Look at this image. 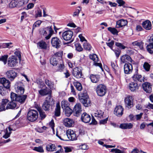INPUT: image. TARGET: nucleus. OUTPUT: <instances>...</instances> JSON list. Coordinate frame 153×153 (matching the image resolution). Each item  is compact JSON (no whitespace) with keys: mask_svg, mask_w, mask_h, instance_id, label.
Instances as JSON below:
<instances>
[{"mask_svg":"<svg viewBox=\"0 0 153 153\" xmlns=\"http://www.w3.org/2000/svg\"><path fill=\"white\" fill-rule=\"evenodd\" d=\"M17 0H12L9 3L8 7L10 8L17 7Z\"/></svg>","mask_w":153,"mask_h":153,"instance_id":"39","label":"nucleus"},{"mask_svg":"<svg viewBox=\"0 0 153 153\" xmlns=\"http://www.w3.org/2000/svg\"><path fill=\"white\" fill-rule=\"evenodd\" d=\"M83 46L84 48L87 51L91 50L92 48L90 44L87 42L84 43L83 44Z\"/></svg>","mask_w":153,"mask_h":153,"instance_id":"45","label":"nucleus"},{"mask_svg":"<svg viewBox=\"0 0 153 153\" xmlns=\"http://www.w3.org/2000/svg\"><path fill=\"white\" fill-rule=\"evenodd\" d=\"M81 121L85 123H89L91 120L90 116L86 112L83 113L81 115Z\"/></svg>","mask_w":153,"mask_h":153,"instance_id":"20","label":"nucleus"},{"mask_svg":"<svg viewBox=\"0 0 153 153\" xmlns=\"http://www.w3.org/2000/svg\"><path fill=\"white\" fill-rule=\"evenodd\" d=\"M138 71L137 69H136L135 72L132 76V78L134 82L141 85L142 82H144V78L142 77L141 75L138 74Z\"/></svg>","mask_w":153,"mask_h":153,"instance_id":"5","label":"nucleus"},{"mask_svg":"<svg viewBox=\"0 0 153 153\" xmlns=\"http://www.w3.org/2000/svg\"><path fill=\"white\" fill-rule=\"evenodd\" d=\"M64 67V65L63 64H60L57 67V70L58 71H62Z\"/></svg>","mask_w":153,"mask_h":153,"instance_id":"61","label":"nucleus"},{"mask_svg":"<svg viewBox=\"0 0 153 153\" xmlns=\"http://www.w3.org/2000/svg\"><path fill=\"white\" fill-rule=\"evenodd\" d=\"M61 114L60 106L59 103H57L56 108L54 111V117H58L60 116Z\"/></svg>","mask_w":153,"mask_h":153,"instance_id":"31","label":"nucleus"},{"mask_svg":"<svg viewBox=\"0 0 153 153\" xmlns=\"http://www.w3.org/2000/svg\"><path fill=\"white\" fill-rule=\"evenodd\" d=\"M115 45L116 46L119 48L121 49H124L126 48V47L122 44L119 42H116Z\"/></svg>","mask_w":153,"mask_h":153,"instance_id":"51","label":"nucleus"},{"mask_svg":"<svg viewBox=\"0 0 153 153\" xmlns=\"http://www.w3.org/2000/svg\"><path fill=\"white\" fill-rule=\"evenodd\" d=\"M22 83L21 82H17L15 85V90L17 95H22L25 91L24 88L22 86Z\"/></svg>","mask_w":153,"mask_h":153,"instance_id":"9","label":"nucleus"},{"mask_svg":"<svg viewBox=\"0 0 153 153\" xmlns=\"http://www.w3.org/2000/svg\"><path fill=\"white\" fill-rule=\"evenodd\" d=\"M140 85L138 83H136L135 82H130L128 85L129 89L133 92L136 91L139 88V87Z\"/></svg>","mask_w":153,"mask_h":153,"instance_id":"18","label":"nucleus"},{"mask_svg":"<svg viewBox=\"0 0 153 153\" xmlns=\"http://www.w3.org/2000/svg\"><path fill=\"white\" fill-rule=\"evenodd\" d=\"M132 66L131 63H125L124 66V72L125 74H130L132 72Z\"/></svg>","mask_w":153,"mask_h":153,"instance_id":"19","label":"nucleus"},{"mask_svg":"<svg viewBox=\"0 0 153 153\" xmlns=\"http://www.w3.org/2000/svg\"><path fill=\"white\" fill-rule=\"evenodd\" d=\"M140 152H142V153H146V152H143L141 150H139V149H137V148L134 149L132 151L131 153H139Z\"/></svg>","mask_w":153,"mask_h":153,"instance_id":"60","label":"nucleus"},{"mask_svg":"<svg viewBox=\"0 0 153 153\" xmlns=\"http://www.w3.org/2000/svg\"><path fill=\"white\" fill-rule=\"evenodd\" d=\"M142 87L143 90L147 93H150L152 91L151 85L149 82H144L142 85Z\"/></svg>","mask_w":153,"mask_h":153,"instance_id":"17","label":"nucleus"},{"mask_svg":"<svg viewBox=\"0 0 153 153\" xmlns=\"http://www.w3.org/2000/svg\"><path fill=\"white\" fill-rule=\"evenodd\" d=\"M0 83L3 84L5 88L7 89H9L10 87V82L7 79L5 78H0Z\"/></svg>","mask_w":153,"mask_h":153,"instance_id":"21","label":"nucleus"},{"mask_svg":"<svg viewBox=\"0 0 153 153\" xmlns=\"http://www.w3.org/2000/svg\"><path fill=\"white\" fill-rule=\"evenodd\" d=\"M143 27L146 30H149L152 28V24L150 21L147 20L142 23Z\"/></svg>","mask_w":153,"mask_h":153,"instance_id":"24","label":"nucleus"},{"mask_svg":"<svg viewBox=\"0 0 153 153\" xmlns=\"http://www.w3.org/2000/svg\"><path fill=\"white\" fill-rule=\"evenodd\" d=\"M14 101H13L11 100V101L7 105L6 107V109H13L16 107L17 108L16 103Z\"/></svg>","mask_w":153,"mask_h":153,"instance_id":"35","label":"nucleus"},{"mask_svg":"<svg viewBox=\"0 0 153 153\" xmlns=\"http://www.w3.org/2000/svg\"><path fill=\"white\" fill-rule=\"evenodd\" d=\"M99 76L98 75L91 74L90 76V79L93 83H97L99 81Z\"/></svg>","mask_w":153,"mask_h":153,"instance_id":"37","label":"nucleus"},{"mask_svg":"<svg viewBox=\"0 0 153 153\" xmlns=\"http://www.w3.org/2000/svg\"><path fill=\"white\" fill-rule=\"evenodd\" d=\"M6 77L10 80L12 81L16 77L17 73L13 70L8 71L6 72Z\"/></svg>","mask_w":153,"mask_h":153,"instance_id":"14","label":"nucleus"},{"mask_svg":"<svg viewBox=\"0 0 153 153\" xmlns=\"http://www.w3.org/2000/svg\"><path fill=\"white\" fill-rule=\"evenodd\" d=\"M42 16V11L40 9H38L37 10L36 13L35 14L36 17H40Z\"/></svg>","mask_w":153,"mask_h":153,"instance_id":"59","label":"nucleus"},{"mask_svg":"<svg viewBox=\"0 0 153 153\" xmlns=\"http://www.w3.org/2000/svg\"><path fill=\"white\" fill-rule=\"evenodd\" d=\"M38 117L37 111L34 109L30 110L27 113V119L30 122H34L37 119Z\"/></svg>","mask_w":153,"mask_h":153,"instance_id":"4","label":"nucleus"},{"mask_svg":"<svg viewBox=\"0 0 153 153\" xmlns=\"http://www.w3.org/2000/svg\"><path fill=\"white\" fill-rule=\"evenodd\" d=\"M73 84L78 91H80L82 90V85L80 83L77 82H74Z\"/></svg>","mask_w":153,"mask_h":153,"instance_id":"42","label":"nucleus"},{"mask_svg":"<svg viewBox=\"0 0 153 153\" xmlns=\"http://www.w3.org/2000/svg\"><path fill=\"white\" fill-rule=\"evenodd\" d=\"M8 56L7 55L2 56L0 57V61L3 62L4 64H6L7 62V60Z\"/></svg>","mask_w":153,"mask_h":153,"instance_id":"50","label":"nucleus"},{"mask_svg":"<svg viewBox=\"0 0 153 153\" xmlns=\"http://www.w3.org/2000/svg\"><path fill=\"white\" fill-rule=\"evenodd\" d=\"M45 83L50 89H55V85H54L53 82L49 80L48 79H45Z\"/></svg>","mask_w":153,"mask_h":153,"instance_id":"30","label":"nucleus"},{"mask_svg":"<svg viewBox=\"0 0 153 153\" xmlns=\"http://www.w3.org/2000/svg\"><path fill=\"white\" fill-rule=\"evenodd\" d=\"M58 58H56L55 56H53L50 59L51 64L53 66H56L58 63Z\"/></svg>","mask_w":153,"mask_h":153,"instance_id":"38","label":"nucleus"},{"mask_svg":"<svg viewBox=\"0 0 153 153\" xmlns=\"http://www.w3.org/2000/svg\"><path fill=\"white\" fill-rule=\"evenodd\" d=\"M125 106L128 109L131 108L133 106V99L131 96H128L125 99Z\"/></svg>","mask_w":153,"mask_h":153,"instance_id":"13","label":"nucleus"},{"mask_svg":"<svg viewBox=\"0 0 153 153\" xmlns=\"http://www.w3.org/2000/svg\"><path fill=\"white\" fill-rule=\"evenodd\" d=\"M24 4L22 0L18 1H17V7H21L23 6Z\"/></svg>","mask_w":153,"mask_h":153,"instance_id":"63","label":"nucleus"},{"mask_svg":"<svg viewBox=\"0 0 153 153\" xmlns=\"http://www.w3.org/2000/svg\"><path fill=\"white\" fill-rule=\"evenodd\" d=\"M51 91L47 87L45 89H41L39 91V94L42 96L46 95L48 94H51Z\"/></svg>","mask_w":153,"mask_h":153,"instance_id":"29","label":"nucleus"},{"mask_svg":"<svg viewBox=\"0 0 153 153\" xmlns=\"http://www.w3.org/2000/svg\"><path fill=\"white\" fill-rule=\"evenodd\" d=\"M51 43L52 46L54 48H59L61 47V41L57 37H53L51 39Z\"/></svg>","mask_w":153,"mask_h":153,"instance_id":"10","label":"nucleus"},{"mask_svg":"<svg viewBox=\"0 0 153 153\" xmlns=\"http://www.w3.org/2000/svg\"><path fill=\"white\" fill-rule=\"evenodd\" d=\"M73 34V32L71 30L65 31L62 33V38L65 41L70 40L71 39Z\"/></svg>","mask_w":153,"mask_h":153,"instance_id":"12","label":"nucleus"},{"mask_svg":"<svg viewBox=\"0 0 153 153\" xmlns=\"http://www.w3.org/2000/svg\"><path fill=\"white\" fill-rule=\"evenodd\" d=\"M123 108L122 106L118 105L117 106L114 110V114L118 116H120L123 114Z\"/></svg>","mask_w":153,"mask_h":153,"instance_id":"22","label":"nucleus"},{"mask_svg":"<svg viewBox=\"0 0 153 153\" xmlns=\"http://www.w3.org/2000/svg\"><path fill=\"white\" fill-rule=\"evenodd\" d=\"M27 97V95L26 94L17 95L16 94L13 92H12L10 94L11 100L17 102L21 104L25 102Z\"/></svg>","mask_w":153,"mask_h":153,"instance_id":"1","label":"nucleus"},{"mask_svg":"<svg viewBox=\"0 0 153 153\" xmlns=\"http://www.w3.org/2000/svg\"><path fill=\"white\" fill-rule=\"evenodd\" d=\"M117 2L119 4L118 6L120 7L123 6L124 5L125 2L123 0H116Z\"/></svg>","mask_w":153,"mask_h":153,"instance_id":"57","label":"nucleus"},{"mask_svg":"<svg viewBox=\"0 0 153 153\" xmlns=\"http://www.w3.org/2000/svg\"><path fill=\"white\" fill-rule=\"evenodd\" d=\"M106 87L103 85L100 84L97 87L96 91L98 96L102 97L106 93Z\"/></svg>","mask_w":153,"mask_h":153,"instance_id":"6","label":"nucleus"},{"mask_svg":"<svg viewBox=\"0 0 153 153\" xmlns=\"http://www.w3.org/2000/svg\"><path fill=\"white\" fill-rule=\"evenodd\" d=\"M128 22L126 20L121 19L116 22V27L120 28L126 26Z\"/></svg>","mask_w":153,"mask_h":153,"instance_id":"25","label":"nucleus"},{"mask_svg":"<svg viewBox=\"0 0 153 153\" xmlns=\"http://www.w3.org/2000/svg\"><path fill=\"white\" fill-rule=\"evenodd\" d=\"M53 33V30L51 27H47L40 30V34L45 37L46 40L50 39Z\"/></svg>","mask_w":153,"mask_h":153,"instance_id":"2","label":"nucleus"},{"mask_svg":"<svg viewBox=\"0 0 153 153\" xmlns=\"http://www.w3.org/2000/svg\"><path fill=\"white\" fill-rule=\"evenodd\" d=\"M9 102L8 100L7 99H3L1 101V105H0V111H4L6 109L5 106L7 103Z\"/></svg>","mask_w":153,"mask_h":153,"instance_id":"34","label":"nucleus"},{"mask_svg":"<svg viewBox=\"0 0 153 153\" xmlns=\"http://www.w3.org/2000/svg\"><path fill=\"white\" fill-rule=\"evenodd\" d=\"M104 112L100 110H98L94 113V116L100 120L101 119L103 118V115Z\"/></svg>","mask_w":153,"mask_h":153,"instance_id":"33","label":"nucleus"},{"mask_svg":"<svg viewBox=\"0 0 153 153\" xmlns=\"http://www.w3.org/2000/svg\"><path fill=\"white\" fill-rule=\"evenodd\" d=\"M121 63H124L128 62H131L132 59L129 56L125 54L123 55L120 59Z\"/></svg>","mask_w":153,"mask_h":153,"instance_id":"23","label":"nucleus"},{"mask_svg":"<svg viewBox=\"0 0 153 153\" xmlns=\"http://www.w3.org/2000/svg\"><path fill=\"white\" fill-rule=\"evenodd\" d=\"M63 110L65 111V114L67 116H70L73 112L72 110L69 107Z\"/></svg>","mask_w":153,"mask_h":153,"instance_id":"43","label":"nucleus"},{"mask_svg":"<svg viewBox=\"0 0 153 153\" xmlns=\"http://www.w3.org/2000/svg\"><path fill=\"white\" fill-rule=\"evenodd\" d=\"M143 67L145 70L148 71L149 70L150 65L147 62H145L143 65Z\"/></svg>","mask_w":153,"mask_h":153,"instance_id":"53","label":"nucleus"},{"mask_svg":"<svg viewBox=\"0 0 153 153\" xmlns=\"http://www.w3.org/2000/svg\"><path fill=\"white\" fill-rule=\"evenodd\" d=\"M108 30L113 35H117L118 31L115 28L109 27L108 28Z\"/></svg>","mask_w":153,"mask_h":153,"instance_id":"44","label":"nucleus"},{"mask_svg":"<svg viewBox=\"0 0 153 153\" xmlns=\"http://www.w3.org/2000/svg\"><path fill=\"white\" fill-rule=\"evenodd\" d=\"M18 63V59L16 56H13L8 58L7 64L9 67H14L17 65Z\"/></svg>","mask_w":153,"mask_h":153,"instance_id":"8","label":"nucleus"},{"mask_svg":"<svg viewBox=\"0 0 153 153\" xmlns=\"http://www.w3.org/2000/svg\"><path fill=\"white\" fill-rule=\"evenodd\" d=\"M54 104V100L50 97L48 100H46L44 102L42 105L43 108L45 111H48L49 110L50 106Z\"/></svg>","mask_w":153,"mask_h":153,"instance_id":"7","label":"nucleus"},{"mask_svg":"<svg viewBox=\"0 0 153 153\" xmlns=\"http://www.w3.org/2000/svg\"><path fill=\"white\" fill-rule=\"evenodd\" d=\"M73 75L77 79L80 78L82 76V68L77 67L74 68L73 70Z\"/></svg>","mask_w":153,"mask_h":153,"instance_id":"11","label":"nucleus"},{"mask_svg":"<svg viewBox=\"0 0 153 153\" xmlns=\"http://www.w3.org/2000/svg\"><path fill=\"white\" fill-rule=\"evenodd\" d=\"M57 148H56L55 145L54 144L49 143L47 145L46 147V149L48 152H52L56 151Z\"/></svg>","mask_w":153,"mask_h":153,"instance_id":"27","label":"nucleus"},{"mask_svg":"<svg viewBox=\"0 0 153 153\" xmlns=\"http://www.w3.org/2000/svg\"><path fill=\"white\" fill-rule=\"evenodd\" d=\"M14 54L16 56H18L19 60L21 61V56L20 52L19 51H17L14 52Z\"/></svg>","mask_w":153,"mask_h":153,"instance_id":"58","label":"nucleus"},{"mask_svg":"<svg viewBox=\"0 0 153 153\" xmlns=\"http://www.w3.org/2000/svg\"><path fill=\"white\" fill-rule=\"evenodd\" d=\"M76 50L78 51H81L83 50L81 45L79 43H76L75 45Z\"/></svg>","mask_w":153,"mask_h":153,"instance_id":"52","label":"nucleus"},{"mask_svg":"<svg viewBox=\"0 0 153 153\" xmlns=\"http://www.w3.org/2000/svg\"><path fill=\"white\" fill-rule=\"evenodd\" d=\"M12 44V43L10 42L8 43H3L0 44V48H9L10 45Z\"/></svg>","mask_w":153,"mask_h":153,"instance_id":"48","label":"nucleus"},{"mask_svg":"<svg viewBox=\"0 0 153 153\" xmlns=\"http://www.w3.org/2000/svg\"><path fill=\"white\" fill-rule=\"evenodd\" d=\"M37 45L39 49L44 50H46L47 49V44L44 40H42L38 42Z\"/></svg>","mask_w":153,"mask_h":153,"instance_id":"28","label":"nucleus"},{"mask_svg":"<svg viewBox=\"0 0 153 153\" xmlns=\"http://www.w3.org/2000/svg\"><path fill=\"white\" fill-rule=\"evenodd\" d=\"M69 104L68 102L65 100L62 101L61 102V106L62 108L63 109H65L67 108H68L69 107Z\"/></svg>","mask_w":153,"mask_h":153,"instance_id":"47","label":"nucleus"},{"mask_svg":"<svg viewBox=\"0 0 153 153\" xmlns=\"http://www.w3.org/2000/svg\"><path fill=\"white\" fill-rule=\"evenodd\" d=\"M64 125L66 127H70L72 126L74 123L73 120L72 119L66 118L63 121Z\"/></svg>","mask_w":153,"mask_h":153,"instance_id":"26","label":"nucleus"},{"mask_svg":"<svg viewBox=\"0 0 153 153\" xmlns=\"http://www.w3.org/2000/svg\"><path fill=\"white\" fill-rule=\"evenodd\" d=\"M58 148H59V149L55 153H59L60 152L62 153L64 152V149L62 148V146L61 145H58Z\"/></svg>","mask_w":153,"mask_h":153,"instance_id":"64","label":"nucleus"},{"mask_svg":"<svg viewBox=\"0 0 153 153\" xmlns=\"http://www.w3.org/2000/svg\"><path fill=\"white\" fill-rule=\"evenodd\" d=\"M82 111L81 105L79 103L76 104L73 109L74 115L76 117H78L81 114Z\"/></svg>","mask_w":153,"mask_h":153,"instance_id":"15","label":"nucleus"},{"mask_svg":"<svg viewBox=\"0 0 153 153\" xmlns=\"http://www.w3.org/2000/svg\"><path fill=\"white\" fill-rule=\"evenodd\" d=\"M114 43V41L113 40H112L110 42L106 43L107 45L111 49H112V46Z\"/></svg>","mask_w":153,"mask_h":153,"instance_id":"62","label":"nucleus"},{"mask_svg":"<svg viewBox=\"0 0 153 153\" xmlns=\"http://www.w3.org/2000/svg\"><path fill=\"white\" fill-rule=\"evenodd\" d=\"M110 152L115 153H123L124 152L117 149H113L111 150Z\"/></svg>","mask_w":153,"mask_h":153,"instance_id":"54","label":"nucleus"},{"mask_svg":"<svg viewBox=\"0 0 153 153\" xmlns=\"http://www.w3.org/2000/svg\"><path fill=\"white\" fill-rule=\"evenodd\" d=\"M147 51L150 53H153V44L149 43L146 46Z\"/></svg>","mask_w":153,"mask_h":153,"instance_id":"41","label":"nucleus"},{"mask_svg":"<svg viewBox=\"0 0 153 153\" xmlns=\"http://www.w3.org/2000/svg\"><path fill=\"white\" fill-rule=\"evenodd\" d=\"M91 59L93 60L94 62H97L98 61V58L96 54H93L89 56Z\"/></svg>","mask_w":153,"mask_h":153,"instance_id":"49","label":"nucleus"},{"mask_svg":"<svg viewBox=\"0 0 153 153\" xmlns=\"http://www.w3.org/2000/svg\"><path fill=\"white\" fill-rule=\"evenodd\" d=\"M33 150L39 152H44L43 147L42 146H40L38 147H35L33 149Z\"/></svg>","mask_w":153,"mask_h":153,"instance_id":"46","label":"nucleus"},{"mask_svg":"<svg viewBox=\"0 0 153 153\" xmlns=\"http://www.w3.org/2000/svg\"><path fill=\"white\" fill-rule=\"evenodd\" d=\"M37 110L39 112L41 119L42 120L44 119L46 117V115L45 112L40 108H38Z\"/></svg>","mask_w":153,"mask_h":153,"instance_id":"40","label":"nucleus"},{"mask_svg":"<svg viewBox=\"0 0 153 153\" xmlns=\"http://www.w3.org/2000/svg\"><path fill=\"white\" fill-rule=\"evenodd\" d=\"M133 127V125L131 123H124L121 124L120 128L124 129H131Z\"/></svg>","mask_w":153,"mask_h":153,"instance_id":"36","label":"nucleus"},{"mask_svg":"<svg viewBox=\"0 0 153 153\" xmlns=\"http://www.w3.org/2000/svg\"><path fill=\"white\" fill-rule=\"evenodd\" d=\"M79 96V101L85 107H88L90 105V101L89 99L87 92L81 93Z\"/></svg>","mask_w":153,"mask_h":153,"instance_id":"3","label":"nucleus"},{"mask_svg":"<svg viewBox=\"0 0 153 153\" xmlns=\"http://www.w3.org/2000/svg\"><path fill=\"white\" fill-rule=\"evenodd\" d=\"M41 23L42 22L40 20L37 21L35 22L33 25V29H34L36 27H39Z\"/></svg>","mask_w":153,"mask_h":153,"instance_id":"56","label":"nucleus"},{"mask_svg":"<svg viewBox=\"0 0 153 153\" xmlns=\"http://www.w3.org/2000/svg\"><path fill=\"white\" fill-rule=\"evenodd\" d=\"M133 46L138 47L140 49L143 50V48L144 43L141 41H135L132 43Z\"/></svg>","mask_w":153,"mask_h":153,"instance_id":"32","label":"nucleus"},{"mask_svg":"<svg viewBox=\"0 0 153 153\" xmlns=\"http://www.w3.org/2000/svg\"><path fill=\"white\" fill-rule=\"evenodd\" d=\"M66 134L69 139L71 140H76L77 136L75 132L71 129H68L66 131Z\"/></svg>","mask_w":153,"mask_h":153,"instance_id":"16","label":"nucleus"},{"mask_svg":"<svg viewBox=\"0 0 153 153\" xmlns=\"http://www.w3.org/2000/svg\"><path fill=\"white\" fill-rule=\"evenodd\" d=\"M111 66L114 72H116L118 69V67L116 64L114 62H111Z\"/></svg>","mask_w":153,"mask_h":153,"instance_id":"55","label":"nucleus"}]
</instances>
